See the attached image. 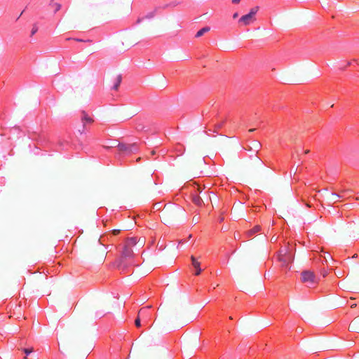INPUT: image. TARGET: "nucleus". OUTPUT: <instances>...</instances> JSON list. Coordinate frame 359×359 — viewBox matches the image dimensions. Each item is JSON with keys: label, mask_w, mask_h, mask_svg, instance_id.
<instances>
[{"label": "nucleus", "mask_w": 359, "mask_h": 359, "mask_svg": "<svg viewBox=\"0 0 359 359\" xmlns=\"http://www.w3.org/2000/svg\"><path fill=\"white\" fill-rule=\"evenodd\" d=\"M137 237L128 238L123 243L121 257L118 259V268L121 271H124L129 266L134 265V253L133 247L137 243Z\"/></svg>", "instance_id": "f257e3e1"}, {"label": "nucleus", "mask_w": 359, "mask_h": 359, "mask_svg": "<svg viewBox=\"0 0 359 359\" xmlns=\"http://www.w3.org/2000/svg\"><path fill=\"white\" fill-rule=\"evenodd\" d=\"M302 281L304 283H306L308 286L312 287L318 284L319 279L314 274L313 272L311 271H304L301 274Z\"/></svg>", "instance_id": "f03ea898"}, {"label": "nucleus", "mask_w": 359, "mask_h": 359, "mask_svg": "<svg viewBox=\"0 0 359 359\" xmlns=\"http://www.w3.org/2000/svg\"><path fill=\"white\" fill-rule=\"evenodd\" d=\"M278 261L280 262L283 266H287V265L292 261V255L287 252L286 249L280 250L278 255Z\"/></svg>", "instance_id": "7ed1b4c3"}, {"label": "nucleus", "mask_w": 359, "mask_h": 359, "mask_svg": "<svg viewBox=\"0 0 359 359\" xmlns=\"http://www.w3.org/2000/svg\"><path fill=\"white\" fill-rule=\"evenodd\" d=\"M257 12V8H253L250 10V13L243 15L240 20L239 22L243 24L244 25H250L254 20V17Z\"/></svg>", "instance_id": "20e7f679"}, {"label": "nucleus", "mask_w": 359, "mask_h": 359, "mask_svg": "<svg viewBox=\"0 0 359 359\" xmlns=\"http://www.w3.org/2000/svg\"><path fill=\"white\" fill-rule=\"evenodd\" d=\"M149 311H150L149 307L142 308L140 310L139 313H138V317L135 320V324L137 327H139L141 326L140 317L144 318V316H146L149 315ZM142 320H143L144 323H146V321L144 320V318H142Z\"/></svg>", "instance_id": "39448f33"}, {"label": "nucleus", "mask_w": 359, "mask_h": 359, "mask_svg": "<svg viewBox=\"0 0 359 359\" xmlns=\"http://www.w3.org/2000/svg\"><path fill=\"white\" fill-rule=\"evenodd\" d=\"M133 145H127L125 144H118V149L120 152L123 154H129L133 151Z\"/></svg>", "instance_id": "423d86ee"}, {"label": "nucleus", "mask_w": 359, "mask_h": 359, "mask_svg": "<svg viewBox=\"0 0 359 359\" xmlns=\"http://www.w3.org/2000/svg\"><path fill=\"white\" fill-rule=\"evenodd\" d=\"M191 259L192 266L196 270L195 275L198 276L202 271L201 268V263L194 256H191Z\"/></svg>", "instance_id": "0eeeda50"}, {"label": "nucleus", "mask_w": 359, "mask_h": 359, "mask_svg": "<svg viewBox=\"0 0 359 359\" xmlns=\"http://www.w3.org/2000/svg\"><path fill=\"white\" fill-rule=\"evenodd\" d=\"M81 121L85 126L87 123H92L93 122V119L88 116L85 111H82L81 113Z\"/></svg>", "instance_id": "6e6552de"}, {"label": "nucleus", "mask_w": 359, "mask_h": 359, "mask_svg": "<svg viewBox=\"0 0 359 359\" xmlns=\"http://www.w3.org/2000/svg\"><path fill=\"white\" fill-rule=\"evenodd\" d=\"M261 230V227L259 225H257L255 226H254L252 229H251L250 230L246 232V236L247 237L250 238V237H252L253 236L255 233L259 232Z\"/></svg>", "instance_id": "1a4fd4ad"}, {"label": "nucleus", "mask_w": 359, "mask_h": 359, "mask_svg": "<svg viewBox=\"0 0 359 359\" xmlns=\"http://www.w3.org/2000/svg\"><path fill=\"white\" fill-rule=\"evenodd\" d=\"M192 201L194 204H196L198 206H202V205L203 204V199L200 196L197 194L193 195Z\"/></svg>", "instance_id": "9d476101"}, {"label": "nucleus", "mask_w": 359, "mask_h": 359, "mask_svg": "<svg viewBox=\"0 0 359 359\" xmlns=\"http://www.w3.org/2000/svg\"><path fill=\"white\" fill-rule=\"evenodd\" d=\"M121 81H122V76H121V75L119 74L114 79L112 89L117 90L121 83Z\"/></svg>", "instance_id": "9b49d317"}, {"label": "nucleus", "mask_w": 359, "mask_h": 359, "mask_svg": "<svg viewBox=\"0 0 359 359\" xmlns=\"http://www.w3.org/2000/svg\"><path fill=\"white\" fill-rule=\"evenodd\" d=\"M209 30H210V27H205L201 29L196 34V37L198 38V37L202 36L205 32H208Z\"/></svg>", "instance_id": "f8f14e48"}, {"label": "nucleus", "mask_w": 359, "mask_h": 359, "mask_svg": "<svg viewBox=\"0 0 359 359\" xmlns=\"http://www.w3.org/2000/svg\"><path fill=\"white\" fill-rule=\"evenodd\" d=\"M224 123V121H221V122H219L218 123H216L215 125V130H214L213 132L219 133L218 130H220L223 127Z\"/></svg>", "instance_id": "ddd939ff"}, {"label": "nucleus", "mask_w": 359, "mask_h": 359, "mask_svg": "<svg viewBox=\"0 0 359 359\" xmlns=\"http://www.w3.org/2000/svg\"><path fill=\"white\" fill-rule=\"evenodd\" d=\"M155 15V11H152V12H150L144 18H148V19H150V18H152ZM144 20V18H139L137 20V23H140L142 20Z\"/></svg>", "instance_id": "4468645a"}, {"label": "nucleus", "mask_w": 359, "mask_h": 359, "mask_svg": "<svg viewBox=\"0 0 359 359\" xmlns=\"http://www.w3.org/2000/svg\"><path fill=\"white\" fill-rule=\"evenodd\" d=\"M23 351L26 355V356L25 357V359H27V356L33 351V349L32 348H24Z\"/></svg>", "instance_id": "2eb2a0df"}, {"label": "nucleus", "mask_w": 359, "mask_h": 359, "mask_svg": "<svg viewBox=\"0 0 359 359\" xmlns=\"http://www.w3.org/2000/svg\"><path fill=\"white\" fill-rule=\"evenodd\" d=\"M38 27L36 25H34L32 29V32H31V36H33L34 34H35L37 32H38Z\"/></svg>", "instance_id": "dca6fc26"}, {"label": "nucleus", "mask_w": 359, "mask_h": 359, "mask_svg": "<svg viewBox=\"0 0 359 359\" xmlns=\"http://www.w3.org/2000/svg\"><path fill=\"white\" fill-rule=\"evenodd\" d=\"M320 274L323 276V278H325L327 275V271L325 269L321 270Z\"/></svg>", "instance_id": "f3484780"}, {"label": "nucleus", "mask_w": 359, "mask_h": 359, "mask_svg": "<svg viewBox=\"0 0 359 359\" xmlns=\"http://www.w3.org/2000/svg\"><path fill=\"white\" fill-rule=\"evenodd\" d=\"M136 129L138 130H142L144 129V127L141 126L140 125H137Z\"/></svg>", "instance_id": "a211bd4d"}, {"label": "nucleus", "mask_w": 359, "mask_h": 359, "mask_svg": "<svg viewBox=\"0 0 359 359\" xmlns=\"http://www.w3.org/2000/svg\"><path fill=\"white\" fill-rule=\"evenodd\" d=\"M241 0H232V2L233 4H238L240 2Z\"/></svg>", "instance_id": "6ab92c4d"}, {"label": "nucleus", "mask_w": 359, "mask_h": 359, "mask_svg": "<svg viewBox=\"0 0 359 359\" xmlns=\"http://www.w3.org/2000/svg\"><path fill=\"white\" fill-rule=\"evenodd\" d=\"M237 17H238V13H234L233 15V18H236Z\"/></svg>", "instance_id": "aec40b11"}, {"label": "nucleus", "mask_w": 359, "mask_h": 359, "mask_svg": "<svg viewBox=\"0 0 359 359\" xmlns=\"http://www.w3.org/2000/svg\"><path fill=\"white\" fill-rule=\"evenodd\" d=\"M219 220L220 222H222L224 220V217H220Z\"/></svg>", "instance_id": "412c9836"}, {"label": "nucleus", "mask_w": 359, "mask_h": 359, "mask_svg": "<svg viewBox=\"0 0 359 359\" xmlns=\"http://www.w3.org/2000/svg\"><path fill=\"white\" fill-rule=\"evenodd\" d=\"M59 8H60V5L57 6V10H59Z\"/></svg>", "instance_id": "4be33fe9"}, {"label": "nucleus", "mask_w": 359, "mask_h": 359, "mask_svg": "<svg viewBox=\"0 0 359 359\" xmlns=\"http://www.w3.org/2000/svg\"><path fill=\"white\" fill-rule=\"evenodd\" d=\"M206 133H207L208 135H211V134H210V133H208V131H207Z\"/></svg>", "instance_id": "5701e85b"}]
</instances>
